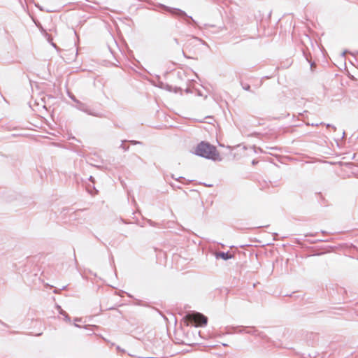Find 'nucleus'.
I'll return each instance as SVG.
<instances>
[{
    "label": "nucleus",
    "instance_id": "1",
    "mask_svg": "<svg viewBox=\"0 0 358 358\" xmlns=\"http://www.w3.org/2000/svg\"><path fill=\"white\" fill-rule=\"evenodd\" d=\"M195 154L200 157L217 160L219 157V153L215 146L208 143L201 142L195 149Z\"/></svg>",
    "mask_w": 358,
    "mask_h": 358
},
{
    "label": "nucleus",
    "instance_id": "2",
    "mask_svg": "<svg viewBox=\"0 0 358 358\" xmlns=\"http://www.w3.org/2000/svg\"><path fill=\"white\" fill-rule=\"evenodd\" d=\"M160 6L162 8H163L165 10L171 13L172 15H177V16L186 17L187 18L186 20V22L187 24L190 23V22L189 21L188 19H190L193 23H194V24L196 23L194 20H193L192 17L187 16L186 13L180 9L171 8V7L166 6L165 5H160Z\"/></svg>",
    "mask_w": 358,
    "mask_h": 358
},
{
    "label": "nucleus",
    "instance_id": "3",
    "mask_svg": "<svg viewBox=\"0 0 358 358\" xmlns=\"http://www.w3.org/2000/svg\"><path fill=\"white\" fill-rule=\"evenodd\" d=\"M195 322L201 326L206 325L207 324L208 319L203 315L197 313L195 316Z\"/></svg>",
    "mask_w": 358,
    "mask_h": 358
},
{
    "label": "nucleus",
    "instance_id": "4",
    "mask_svg": "<svg viewBox=\"0 0 358 358\" xmlns=\"http://www.w3.org/2000/svg\"><path fill=\"white\" fill-rule=\"evenodd\" d=\"M78 109H79L81 111H83L89 115H94L92 113H91V111L88 109L87 106L83 103H81L80 101L78 103V106H77Z\"/></svg>",
    "mask_w": 358,
    "mask_h": 358
},
{
    "label": "nucleus",
    "instance_id": "5",
    "mask_svg": "<svg viewBox=\"0 0 358 358\" xmlns=\"http://www.w3.org/2000/svg\"><path fill=\"white\" fill-rule=\"evenodd\" d=\"M216 257L217 258H222L224 260H227V259H229L232 257V255L229 252H217L216 254Z\"/></svg>",
    "mask_w": 358,
    "mask_h": 358
},
{
    "label": "nucleus",
    "instance_id": "6",
    "mask_svg": "<svg viewBox=\"0 0 358 358\" xmlns=\"http://www.w3.org/2000/svg\"><path fill=\"white\" fill-rule=\"evenodd\" d=\"M242 87H243V89L246 91H250V86L248 84H245V85L242 84Z\"/></svg>",
    "mask_w": 358,
    "mask_h": 358
},
{
    "label": "nucleus",
    "instance_id": "7",
    "mask_svg": "<svg viewBox=\"0 0 358 358\" xmlns=\"http://www.w3.org/2000/svg\"><path fill=\"white\" fill-rule=\"evenodd\" d=\"M60 313L65 316V319L66 320H68V321L70 320V318L69 317V316L62 310L60 311Z\"/></svg>",
    "mask_w": 358,
    "mask_h": 358
},
{
    "label": "nucleus",
    "instance_id": "8",
    "mask_svg": "<svg viewBox=\"0 0 358 358\" xmlns=\"http://www.w3.org/2000/svg\"><path fill=\"white\" fill-rule=\"evenodd\" d=\"M70 97H71V99L73 101H75V102H76V103H77L78 104V103L80 102V101H79L78 100H77V99H76L73 96H70Z\"/></svg>",
    "mask_w": 358,
    "mask_h": 358
},
{
    "label": "nucleus",
    "instance_id": "9",
    "mask_svg": "<svg viewBox=\"0 0 358 358\" xmlns=\"http://www.w3.org/2000/svg\"><path fill=\"white\" fill-rule=\"evenodd\" d=\"M131 143H132L133 145H136V144H140L141 142L136 141H131Z\"/></svg>",
    "mask_w": 358,
    "mask_h": 358
},
{
    "label": "nucleus",
    "instance_id": "10",
    "mask_svg": "<svg viewBox=\"0 0 358 358\" xmlns=\"http://www.w3.org/2000/svg\"><path fill=\"white\" fill-rule=\"evenodd\" d=\"M120 147H121L122 149H124V150H127L129 149V147H127V148H126V147L124 145V143H122V145H121V146H120Z\"/></svg>",
    "mask_w": 358,
    "mask_h": 358
},
{
    "label": "nucleus",
    "instance_id": "11",
    "mask_svg": "<svg viewBox=\"0 0 358 358\" xmlns=\"http://www.w3.org/2000/svg\"><path fill=\"white\" fill-rule=\"evenodd\" d=\"M327 127H332V128H334V129H335V130H336V127H334V126H331V124H327Z\"/></svg>",
    "mask_w": 358,
    "mask_h": 358
},
{
    "label": "nucleus",
    "instance_id": "12",
    "mask_svg": "<svg viewBox=\"0 0 358 358\" xmlns=\"http://www.w3.org/2000/svg\"><path fill=\"white\" fill-rule=\"evenodd\" d=\"M193 40L198 41H202L201 40L199 39L197 37L193 38Z\"/></svg>",
    "mask_w": 358,
    "mask_h": 358
},
{
    "label": "nucleus",
    "instance_id": "13",
    "mask_svg": "<svg viewBox=\"0 0 358 358\" xmlns=\"http://www.w3.org/2000/svg\"><path fill=\"white\" fill-rule=\"evenodd\" d=\"M345 131H343V136H342V138H344V136H345Z\"/></svg>",
    "mask_w": 358,
    "mask_h": 358
},
{
    "label": "nucleus",
    "instance_id": "14",
    "mask_svg": "<svg viewBox=\"0 0 358 358\" xmlns=\"http://www.w3.org/2000/svg\"><path fill=\"white\" fill-rule=\"evenodd\" d=\"M42 334V333H39V334H37L36 336H41Z\"/></svg>",
    "mask_w": 358,
    "mask_h": 358
}]
</instances>
